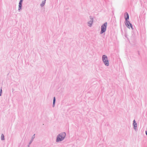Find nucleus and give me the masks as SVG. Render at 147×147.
Listing matches in <instances>:
<instances>
[{
    "label": "nucleus",
    "mask_w": 147,
    "mask_h": 147,
    "mask_svg": "<svg viewBox=\"0 0 147 147\" xmlns=\"http://www.w3.org/2000/svg\"><path fill=\"white\" fill-rule=\"evenodd\" d=\"M102 61L104 64L107 66L109 65V63L107 57L105 55H103L102 57Z\"/></svg>",
    "instance_id": "nucleus-2"
},
{
    "label": "nucleus",
    "mask_w": 147,
    "mask_h": 147,
    "mask_svg": "<svg viewBox=\"0 0 147 147\" xmlns=\"http://www.w3.org/2000/svg\"><path fill=\"white\" fill-rule=\"evenodd\" d=\"M35 134H34L32 136L31 139L30 141V142H29V145H30L31 144L32 142H33L34 139L35 138Z\"/></svg>",
    "instance_id": "nucleus-9"
},
{
    "label": "nucleus",
    "mask_w": 147,
    "mask_h": 147,
    "mask_svg": "<svg viewBox=\"0 0 147 147\" xmlns=\"http://www.w3.org/2000/svg\"><path fill=\"white\" fill-rule=\"evenodd\" d=\"M29 145H29V144L28 145V147H29Z\"/></svg>",
    "instance_id": "nucleus-17"
},
{
    "label": "nucleus",
    "mask_w": 147,
    "mask_h": 147,
    "mask_svg": "<svg viewBox=\"0 0 147 147\" xmlns=\"http://www.w3.org/2000/svg\"><path fill=\"white\" fill-rule=\"evenodd\" d=\"M23 1V0H20L19 2V3L22 4Z\"/></svg>",
    "instance_id": "nucleus-13"
},
{
    "label": "nucleus",
    "mask_w": 147,
    "mask_h": 147,
    "mask_svg": "<svg viewBox=\"0 0 147 147\" xmlns=\"http://www.w3.org/2000/svg\"><path fill=\"white\" fill-rule=\"evenodd\" d=\"M1 140H5L4 136V135L3 134H1Z\"/></svg>",
    "instance_id": "nucleus-12"
},
{
    "label": "nucleus",
    "mask_w": 147,
    "mask_h": 147,
    "mask_svg": "<svg viewBox=\"0 0 147 147\" xmlns=\"http://www.w3.org/2000/svg\"><path fill=\"white\" fill-rule=\"evenodd\" d=\"M66 135L65 132H63L59 134L57 136L56 142H59L62 141L65 139Z\"/></svg>",
    "instance_id": "nucleus-1"
},
{
    "label": "nucleus",
    "mask_w": 147,
    "mask_h": 147,
    "mask_svg": "<svg viewBox=\"0 0 147 147\" xmlns=\"http://www.w3.org/2000/svg\"><path fill=\"white\" fill-rule=\"evenodd\" d=\"M2 91L1 89L0 91V96H1V94L2 93Z\"/></svg>",
    "instance_id": "nucleus-14"
},
{
    "label": "nucleus",
    "mask_w": 147,
    "mask_h": 147,
    "mask_svg": "<svg viewBox=\"0 0 147 147\" xmlns=\"http://www.w3.org/2000/svg\"><path fill=\"white\" fill-rule=\"evenodd\" d=\"M125 24L127 27L128 28H130L131 27L132 29H133L132 25L130 22L129 21H125Z\"/></svg>",
    "instance_id": "nucleus-4"
},
{
    "label": "nucleus",
    "mask_w": 147,
    "mask_h": 147,
    "mask_svg": "<svg viewBox=\"0 0 147 147\" xmlns=\"http://www.w3.org/2000/svg\"><path fill=\"white\" fill-rule=\"evenodd\" d=\"M22 4L19 3L18 11L19 12L22 9Z\"/></svg>",
    "instance_id": "nucleus-8"
},
{
    "label": "nucleus",
    "mask_w": 147,
    "mask_h": 147,
    "mask_svg": "<svg viewBox=\"0 0 147 147\" xmlns=\"http://www.w3.org/2000/svg\"><path fill=\"white\" fill-rule=\"evenodd\" d=\"M90 18L91 19V20L88 22V25L89 27H91L93 23V18H92V17L91 16L90 17Z\"/></svg>",
    "instance_id": "nucleus-5"
},
{
    "label": "nucleus",
    "mask_w": 147,
    "mask_h": 147,
    "mask_svg": "<svg viewBox=\"0 0 147 147\" xmlns=\"http://www.w3.org/2000/svg\"><path fill=\"white\" fill-rule=\"evenodd\" d=\"M107 22H106L101 26V30L100 32V34H102L106 31L107 28Z\"/></svg>",
    "instance_id": "nucleus-3"
},
{
    "label": "nucleus",
    "mask_w": 147,
    "mask_h": 147,
    "mask_svg": "<svg viewBox=\"0 0 147 147\" xmlns=\"http://www.w3.org/2000/svg\"><path fill=\"white\" fill-rule=\"evenodd\" d=\"M125 37H126V35H125Z\"/></svg>",
    "instance_id": "nucleus-18"
},
{
    "label": "nucleus",
    "mask_w": 147,
    "mask_h": 147,
    "mask_svg": "<svg viewBox=\"0 0 147 147\" xmlns=\"http://www.w3.org/2000/svg\"><path fill=\"white\" fill-rule=\"evenodd\" d=\"M46 0H44L43 1H42V3L40 4V6L41 7H43L46 3Z\"/></svg>",
    "instance_id": "nucleus-10"
},
{
    "label": "nucleus",
    "mask_w": 147,
    "mask_h": 147,
    "mask_svg": "<svg viewBox=\"0 0 147 147\" xmlns=\"http://www.w3.org/2000/svg\"><path fill=\"white\" fill-rule=\"evenodd\" d=\"M55 101H56L55 97H54L53 98V107H54L55 106Z\"/></svg>",
    "instance_id": "nucleus-11"
},
{
    "label": "nucleus",
    "mask_w": 147,
    "mask_h": 147,
    "mask_svg": "<svg viewBox=\"0 0 147 147\" xmlns=\"http://www.w3.org/2000/svg\"><path fill=\"white\" fill-rule=\"evenodd\" d=\"M112 12L113 14H114L113 13V11H112Z\"/></svg>",
    "instance_id": "nucleus-16"
},
{
    "label": "nucleus",
    "mask_w": 147,
    "mask_h": 147,
    "mask_svg": "<svg viewBox=\"0 0 147 147\" xmlns=\"http://www.w3.org/2000/svg\"><path fill=\"white\" fill-rule=\"evenodd\" d=\"M133 126H134V128L135 130H136L137 127V124L135 120L133 121Z\"/></svg>",
    "instance_id": "nucleus-7"
},
{
    "label": "nucleus",
    "mask_w": 147,
    "mask_h": 147,
    "mask_svg": "<svg viewBox=\"0 0 147 147\" xmlns=\"http://www.w3.org/2000/svg\"><path fill=\"white\" fill-rule=\"evenodd\" d=\"M146 135L147 136V132L146 131Z\"/></svg>",
    "instance_id": "nucleus-15"
},
{
    "label": "nucleus",
    "mask_w": 147,
    "mask_h": 147,
    "mask_svg": "<svg viewBox=\"0 0 147 147\" xmlns=\"http://www.w3.org/2000/svg\"><path fill=\"white\" fill-rule=\"evenodd\" d=\"M125 14L126 15V16H125V21H128L127 20L129 19V14H128V13L127 12H126L125 13Z\"/></svg>",
    "instance_id": "nucleus-6"
}]
</instances>
